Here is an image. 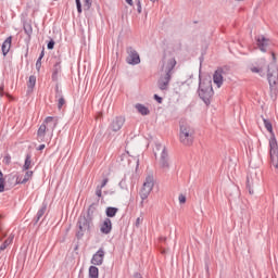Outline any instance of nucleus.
<instances>
[{
	"instance_id": "obj_33",
	"label": "nucleus",
	"mask_w": 278,
	"mask_h": 278,
	"mask_svg": "<svg viewBox=\"0 0 278 278\" xmlns=\"http://www.w3.org/2000/svg\"><path fill=\"white\" fill-rule=\"evenodd\" d=\"M41 67H42V59H38L36 62V68L38 72H40Z\"/></svg>"
},
{
	"instance_id": "obj_35",
	"label": "nucleus",
	"mask_w": 278,
	"mask_h": 278,
	"mask_svg": "<svg viewBox=\"0 0 278 278\" xmlns=\"http://www.w3.org/2000/svg\"><path fill=\"white\" fill-rule=\"evenodd\" d=\"M252 73H264V70L262 67H251Z\"/></svg>"
},
{
	"instance_id": "obj_43",
	"label": "nucleus",
	"mask_w": 278,
	"mask_h": 278,
	"mask_svg": "<svg viewBox=\"0 0 278 278\" xmlns=\"http://www.w3.org/2000/svg\"><path fill=\"white\" fill-rule=\"evenodd\" d=\"M132 278H142V275L136 273Z\"/></svg>"
},
{
	"instance_id": "obj_44",
	"label": "nucleus",
	"mask_w": 278,
	"mask_h": 278,
	"mask_svg": "<svg viewBox=\"0 0 278 278\" xmlns=\"http://www.w3.org/2000/svg\"><path fill=\"white\" fill-rule=\"evenodd\" d=\"M126 3H128V5H134V0H126Z\"/></svg>"
},
{
	"instance_id": "obj_26",
	"label": "nucleus",
	"mask_w": 278,
	"mask_h": 278,
	"mask_svg": "<svg viewBox=\"0 0 278 278\" xmlns=\"http://www.w3.org/2000/svg\"><path fill=\"white\" fill-rule=\"evenodd\" d=\"M45 212H47V204H43L42 207L37 212V217L35 218V223L40 222V218L45 216Z\"/></svg>"
},
{
	"instance_id": "obj_48",
	"label": "nucleus",
	"mask_w": 278,
	"mask_h": 278,
	"mask_svg": "<svg viewBox=\"0 0 278 278\" xmlns=\"http://www.w3.org/2000/svg\"><path fill=\"white\" fill-rule=\"evenodd\" d=\"M0 181H4L3 179V173L0 170Z\"/></svg>"
},
{
	"instance_id": "obj_14",
	"label": "nucleus",
	"mask_w": 278,
	"mask_h": 278,
	"mask_svg": "<svg viewBox=\"0 0 278 278\" xmlns=\"http://www.w3.org/2000/svg\"><path fill=\"white\" fill-rule=\"evenodd\" d=\"M103 257H105V251L100 249L96 254H93L91 264H93V266H101V264H103Z\"/></svg>"
},
{
	"instance_id": "obj_15",
	"label": "nucleus",
	"mask_w": 278,
	"mask_h": 278,
	"mask_svg": "<svg viewBox=\"0 0 278 278\" xmlns=\"http://www.w3.org/2000/svg\"><path fill=\"white\" fill-rule=\"evenodd\" d=\"M100 231L104 233V236L112 232V219H110V217L104 218L103 223L100 225Z\"/></svg>"
},
{
	"instance_id": "obj_9",
	"label": "nucleus",
	"mask_w": 278,
	"mask_h": 278,
	"mask_svg": "<svg viewBox=\"0 0 278 278\" xmlns=\"http://www.w3.org/2000/svg\"><path fill=\"white\" fill-rule=\"evenodd\" d=\"M154 186H155V178L153 177V174H149L146 177V180L139 193L142 201L149 199V194H151V192L153 191Z\"/></svg>"
},
{
	"instance_id": "obj_38",
	"label": "nucleus",
	"mask_w": 278,
	"mask_h": 278,
	"mask_svg": "<svg viewBox=\"0 0 278 278\" xmlns=\"http://www.w3.org/2000/svg\"><path fill=\"white\" fill-rule=\"evenodd\" d=\"M53 47H55V41H53V40H50L49 42H48V49H53Z\"/></svg>"
},
{
	"instance_id": "obj_22",
	"label": "nucleus",
	"mask_w": 278,
	"mask_h": 278,
	"mask_svg": "<svg viewBox=\"0 0 278 278\" xmlns=\"http://www.w3.org/2000/svg\"><path fill=\"white\" fill-rule=\"evenodd\" d=\"M14 240V235H10V237L1 244L0 251H5L10 244H12V241Z\"/></svg>"
},
{
	"instance_id": "obj_25",
	"label": "nucleus",
	"mask_w": 278,
	"mask_h": 278,
	"mask_svg": "<svg viewBox=\"0 0 278 278\" xmlns=\"http://www.w3.org/2000/svg\"><path fill=\"white\" fill-rule=\"evenodd\" d=\"M89 278H99V268L97 266L89 267Z\"/></svg>"
},
{
	"instance_id": "obj_12",
	"label": "nucleus",
	"mask_w": 278,
	"mask_h": 278,
	"mask_svg": "<svg viewBox=\"0 0 278 278\" xmlns=\"http://www.w3.org/2000/svg\"><path fill=\"white\" fill-rule=\"evenodd\" d=\"M123 125H125V116H116L110 125V129L113 131H121L123 129Z\"/></svg>"
},
{
	"instance_id": "obj_19",
	"label": "nucleus",
	"mask_w": 278,
	"mask_h": 278,
	"mask_svg": "<svg viewBox=\"0 0 278 278\" xmlns=\"http://www.w3.org/2000/svg\"><path fill=\"white\" fill-rule=\"evenodd\" d=\"M94 212H97V207H94V204H91L87 211V214L85 215V218L87 220H94Z\"/></svg>"
},
{
	"instance_id": "obj_13",
	"label": "nucleus",
	"mask_w": 278,
	"mask_h": 278,
	"mask_svg": "<svg viewBox=\"0 0 278 278\" xmlns=\"http://www.w3.org/2000/svg\"><path fill=\"white\" fill-rule=\"evenodd\" d=\"M227 73L225 72L224 68H218L215 71L213 75V81L216 84L217 88H220L223 86V79Z\"/></svg>"
},
{
	"instance_id": "obj_21",
	"label": "nucleus",
	"mask_w": 278,
	"mask_h": 278,
	"mask_svg": "<svg viewBox=\"0 0 278 278\" xmlns=\"http://www.w3.org/2000/svg\"><path fill=\"white\" fill-rule=\"evenodd\" d=\"M253 186H255L253 178H251V176H248L247 188H248L250 194H255V191L253 190Z\"/></svg>"
},
{
	"instance_id": "obj_45",
	"label": "nucleus",
	"mask_w": 278,
	"mask_h": 278,
	"mask_svg": "<svg viewBox=\"0 0 278 278\" xmlns=\"http://www.w3.org/2000/svg\"><path fill=\"white\" fill-rule=\"evenodd\" d=\"M42 58H45V50L41 51L39 60H42Z\"/></svg>"
},
{
	"instance_id": "obj_24",
	"label": "nucleus",
	"mask_w": 278,
	"mask_h": 278,
	"mask_svg": "<svg viewBox=\"0 0 278 278\" xmlns=\"http://www.w3.org/2000/svg\"><path fill=\"white\" fill-rule=\"evenodd\" d=\"M24 31L28 36V38H31V34H34V28L31 27L30 23H24Z\"/></svg>"
},
{
	"instance_id": "obj_46",
	"label": "nucleus",
	"mask_w": 278,
	"mask_h": 278,
	"mask_svg": "<svg viewBox=\"0 0 278 278\" xmlns=\"http://www.w3.org/2000/svg\"><path fill=\"white\" fill-rule=\"evenodd\" d=\"M42 150H45V144H40V146L38 147V151H42Z\"/></svg>"
},
{
	"instance_id": "obj_23",
	"label": "nucleus",
	"mask_w": 278,
	"mask_h": 278,
	"mask_svg": "<svg viewBox=\"0 0 278 278\" xmlns=\"http://www.w3.org/2000/svg\"><path fill=\"white\" fill-rule=\"evenodd\" d=\"M27 86H28V92H33L34 88L36 87V76L34 75L29 76Z\"/></svg>"
},
{
	"instance_id": "obj_8",
	"label": "nucleus",
	"mask_w": 278,
	"mask_h": 278,
	"mask_svg": "<svg viewBox=\"0 0 278 278\" xmlns=\"http://www.w3.org/2000/svg\"><path fill=\"white\" fill-rule=\"evenodd\" d=\"M271 55L274 61L267 66V79L270 88H275V86H277L278 83V67L275 53H271Z\"/></svg>"
},
{
	"instance_id": "obj_53",
	"label": "nucleus",
	"mask_w": 278,
	"mask_h": 278,
	"mask_svg": "<svg viewBox=\"0 0 278 278\" xmlns=\"http://www.w3.org/2000/svg\"><path fill=\"white\" fill-rule=\"evenodd\" d=\"M0 231H1V226H0Z\"/></svg>"
},
{
	"instance_id": "obj_29",
	"label": "nucleus",
	"mask_w": 278,
	"mask_h": 278,
	"mask_svg": "<svg viewBox=\"0 0 278 278\" xmlns=\"http://www.w3.org/2000/svg\"><path fill=\"white\" fill-rule=\"evenodd\" d=\"M92 8V0H84V10H90Z\"/></svg>"
},
{
	"instance_id": "obj_2",
	"label": "nucleus",
	"mask_w": 278,
	"mask_h": 278,
	"mask_svg": "<svg viewBox=\"0 0 278 278\" xmlns=\"http://www.w3.org/2000/svg\"><path fill=\"white\" fill-rule=\"evenodd\" d=\"M263 123L265 125V129L269 131L270 139H269V155L270 162L275 168L278 167V143L277 138L275 137V131H273V123L269 119L263 118Z\"/></svg>"
},
{
	"instance_id": "obj_39",
	"label": "nucleus",
	"mask_w": 278,
	"mask_h": 278,
	"mask_svg": "<svg viewBox=\"0 0 278 278\" xmlns=\"http://www.w3.org/2000/svg\"><path fill=\"white\" fill-rule=\"evenodd\" d=\"M5 190L4 180H0V192H3Z\"/></svg>"
},
{
	"instance_id": "obj_50",
	"label": "nucleus",
	"mask_w": 278,
	"mask_h": 278,
	"mask_svg": "<svg viewBox=\"0 0 278 278\" xmlns=\"http://www.w3.org/2000/svg\"><path fill=\"white\" fill-rule=\"evenodd\" d=\"M150 1H152L153 3H155L156 0H150Z\"/></svg>"
},
{
	"instance_id": "obj_52",
	"label": "nucleus",
	"mask_w": 278,
	"mask_h": 278,
	"mask_svg": "<svg viewBox=\"0 0 278 278\" xmlns=\"http://www.w3.org/2000/svg\"><path fill=\"white\" fill-rule=\"evenodd\" d=\"M162 253H166V251H162Z\"/></svg>"
},
{
	"instance_id": "obj_5",
	"label": "nucleus",
	"mask_w": 278,
	"mask_h": 278,
	"mask_svg": "<svg viewBox=\"0 0 278 278\" xmlns=\"http://www.w3.org/2000/svg\"><path fill=\"white\" fill-rule=\"evenodd\" d=\"M92 227L94 224L90 219H86V215H80L77 222L76 238L81 240L84 236H90V231H92Z\"/></svg>"
},
{
	"instance_id": "obj_51",
	"label": "nucleus",
	"mask_w": 278,
	"mask_h": 278,
	"mask_svg": "<svg viewBox=\"0 0 278 278\" xmlns=\"http://www.w3.org/2000/svg\"><path fill=\"white\" fill-rule=\"evenodd\" d=\"M59 90V87L56 86V91Z\"/></svg>"
},
{
	"instance_id": "obj_40",
	"label": "nucleus",
	"mask_w": 278,
	"mask_h": 278,
	"mask_svg": "<svg viewBox=\"0 0 278 278\" xmlns=\"http://www.w3.org/2000/svg\"><path fill=\"white\" fill-rule=\"evenodd\" d=\"M12 157L10 155L4 156V164H10Z\"/></svg>"
},
{
	"instance_id": "obj_6",
	"label": "nucleus",
	"mask_w": 278,
	"mask_h": 278,
	"mask_svg": "<svg viewBox=\"0 0 278 278\" xmlns=\"http://www.w3.org/2000/svg\"><path fill=\"white\" fill-rule=\"evenodd\" d=\"M199 97L200 99H202L205 105H210L212 97H214V89L212 88V81L200 83Z\"/></svg>"
},
{
	"instance_id": "obj_47",
	"label": "nucleus",
	"mask_w": 278,
	"mask_h": 278,
	"mask_svg": "<svg viewBox=\"0 0 278 278\" xmlns=\"http://www.w3.org/2000/svg\"><path fill=\"white\" fill-rule=\"evenodd\" d=\"M0 97H3V86H0Z\"/></svg>"
},
{
	"instance_id": "obj_34",
	"label": "nucleus",
	"mask_w": 278,
	"mask_h": 278,
	"mask_svg": "<svg viewBox=\"0 0 278 278\" xmlns=\"http://www.w3.org/2000/svg\"><path fill=\"white\" fill-rule=\"evenodd\" d=\"M76 7L78 14H81V0H76Z\"/></svg>"
},
{
	"instance_id": "obj_42",
	"label": "nucleus",
	"mask_w": 278,
	"mask_h": 278,
	"mask_svg": "<svg viewBox=\"0 0 278 278\" xmlns=\"http://www.w3.org/2000/svg\"><path fill=\"white\" fill-rule=\"evenodd\" d=\"M141 222H142V219H140V217H138L136 220V226L138 227V225H140Z\"/></svg>"
},
{
	"instance_id": "obj_18",
	"label": "nucleus",
	"mask_w": 278,
	"mask_h": 278,
	"mask_svg": "<svg viewBox=\"0 0 278 278\" xmlns=\"http://www.w3.org/2000/svg\"><path fill=\"white\" fill-rule=\"evenodd\" d=\"M33 176H34V172L27 170V172L25 173L24 178L21 177V176H17V178H16V184H27V181H29V178L33 177Z\"/></svg>"
},
{
	"instance_id": "obj_17",
	"label": "nucleus",
	"mask_w": 278,
	"mask_h": 278,
	"mask_svg": "<svg viewBox=\"0 0 278 278\" xmlns=\"http://www.w3.org/2000/svg\"><path fill=\"white\" fill-rule=\"evenodd\" d=\"M135 108H136L137 112L139 114H141V116H149V114H151V111H149V108H147L143 104L138 103L135 105Z\"/></svg>"
},
{
	"instance_id": "obj_10",
	"label": "nucleus",
	"mask_w": 278,
	"mask_h": 278,
	"mask_svg": "<svg viewBox=\"0 0 278 278\" xmlns=\"http://www.w3.org/2000/svg\"><path fill=\"white\" fill-rule=\"evenodd\" d=\"M126 62L127 64H131V66H136V64H140V54H138V51L134 49V47H127L126 48Z\"/></svg>"
},
{
	"instance_id": "obj_7",
	"label": "nucleus",
	"mask_w": 278,
	"mask_h": 278,
	"mask_svg": "<svg viewBox=\"0 0 278 278\" xmlns=\"http://www.w3.org/2000/svg\"><path fill=\"white\" fill-rule=\"evenodd\" d=\"M160 154L159 166L165 170L170 168V164L168 163V152L166 151V147L161 143L155 144L154 155Z\"/></svg>"
},
{
	"instance_id": "obj_27",
	"label": "nucleus",
	"mask_w": 278,
	"mask_h": 278,
	"mask_svg": "<svg viewBox=\"0 0 278 278\" xmlns=\"http://www.w3.org/2000/svg\"><path fill=\"white\" fill-rule=\"evenodd\" d=\"M30 168H31V155L27 154L24 166H23V170H29Z\"/></svg>"
},
{
	"instance_id": "obj_3",
	"label": "nucleus",
	"mask_w": 278,
	"mask_h": 278,
	"mask_svg": "<svg viewBox=\"0 0 278 278\" xmlns=\"http://www.w3.org/2000/svg\"><path fill=\"white\" fill-rule=\"evenodd\" d=\"M194 127L187 121H180L179 123V140L185 147H191L194 142Z\"/></svg>"
},
{
	"instance_id": "obj_49",
	"label": "nucleus",
	"mask_w": 278,
	"mask_h": 278,
	"mask_svg": "<svg viewBox=\"0 0 278 278\" xmlns=\"http://www.w3.org/2000/svg\"><path fill=\"white\" fill-rule=\"evenodd\" d=\"M160 242H166V237H161Z\"/></svg>"
},
{
	"instance_id": "obj_20",
	"label": "nucleus",
	"mask_w": 278,
	"mask_h": 278,
	"mask_svg": "<svg viewBox=\"0 0 278 278\" xmlns=\"http://www.w3.org/2000/svg\"><path fill=\"white\" fill-rule=\"evenodd\" d=\"M105 214H106L108 218H114V216H116V214H118V208L109 206V207H106Z\"/></svg>"
},
{
	"instance_id": "obj_36",
	"label": "nucleus",
	"mask_w": 278,
	"mask_h": 278,
	"mask_svg": "<svg viewBox=\"0 0 278 278\" xmlns=\"http://www.w3.org/2000/svg\"><path fill=\"white\" fill-rule=\"evenodd\" d=\"M102 188L101 187H98L97 186V188H96V194L99 197V198H101L102 197Z\"/></svg>"
},
{
	"instance_id": "obj_37",
	"label": "nucleus",
	"mask_w": 278,
	"mask_h": 278,
	"mask_svg": "<svg viewBox=\"0 0 278 278\" xmlns=\"http://www.w3.org/2000/svg\"><path fill=\"white\" fill-rule=\"evenodd\" d=\"M178 201H179L180 204L186 203V195L180 194V195L178 197Z\"/></svg>"
},
{
	"instance_id": "obj_28",
	"label": "nucleus",
	"mask_w": 278,
	"mask_h": 278,
	"mask_svg": "<svg viewBox=\"0 0 278 278\" xmlns=\"http://www.w3.org/2000/svg\"><path fill=\"white\" fill-rule=\"evenodd\" d=\"M64 105H66V100L64 99V97L59 98L58 109L62 110V108H64Z\"/></svg>"
},
{
	"instance_id": "obj_31",
	"label": "nucleus",
	"mask_w": 278,
	"mask_h": 278,
	"mask_svg": "<svg viewBox=\"0 0 278 278\" xmlns=\"http://www.w3.org/2000/svg\"><path fill=\"white\" fill-rule=\"evenodd\" d=\"M108 181H110L108 177L103 178L102 184L98 185V188H105L108 186Z\"/></svg>"
},
{
	"instance_id": "obj_30",
	"label": "nucleus",
	"mask_w": 278,
	"mask_h": 278,
	"mask_svg": "<svg viewBox=\"0 0 278 278\" xmlns=\"http://www.w3.org/2000/svg\"><path fill=\"white\" fill-rule=\"evenodd\" d=\"M60 71H62V66L60 65V63H56L54 65L53 78H55V76L58 75V73H60Z\"/></svg>"
},
{
	"instance_id": "obj_11",
	"label": "nucleus",
	"mask_w": 278,
	"mask_h": 278,
	"mask_svg": "<svg viewBox=\"0 0 278 278\" xmlns=\"http://www.w3.org/2000/svg\"><path fill=\"white\" fill-rule=\"evenodd\" d=\"M255 40L260 51H262L263 53H266L270 45V39L265 38L264 35H261V36H257Z\"/></svg>"
},
{
	"instance_id": "obj_32",
	"label": "nucleus",
	"mask_w": 278,
	"mask_h": 278,
	"mask_svg": "<svg viewBox=\"0 0 278 278\" xmlns=\"http://www.w3.org/2000/svg\"><path fill=\"white\" fill-rule=\"evenodd\" d=\"M137 12L138 14H142V3L140 0L137 1Z\"/></svg>"
},
{
	"instance_id": "obj_1",
	"label": "nucleus",
	"mask_w": 278,
	"mask_h": 278,
	"mask_svg": "<svg viewBox=\"0 0 278 278\" xmlns=\"http://www.w3.org/2000/svg\"><path fill=\"white\" fill-rule=\"evenodd\" d=\"M175 66H177V60H175V58L169 59L165 64H163L162 71L164 75H162L157 80L160 90L168 89Z\"/></svg>"
},
{
	"instance_id": "obj_4",
	"label": "nucleus",
	"mask_w": 278,
	"mask_h": 278,
	"mask_svg": "<svg viewBox=\"0 0 278 278\" xmlns=\"http://www.w3.org/2000/svg\"><path fill=\"white\" fill-rule=\"evenodd\" d=\"M55 127H58V119L51 116L46 117L37 131V140L39 142H45V136H47V131H53Z\"/></svg>"
},
{
	"instance_id": "obj_16",
	"label": "nucleus",
	"mask_w": 278,
	"mask_h": 278,
	"mask_svg": "<svg viewBox=\"0 0 278 278\" xmlns=\"http://www.w3.org/2000/svg\"><path fill=\"white\" fill-rule=\"evenodd\" d=\"M12 47V37H8L2 43V53L3 55H8L10 53V49Z\"/></svg>"
},
{
	"instance_id": "obj_41",
	"label": "nucleus",
	"mask_w": 278,
	"mask_h": 278,
	"mask_svg": "<svg viewBox=\"0 0 278 278\" xmlns=\"http://www.w3.org/2000/svg\"><path fill=\"white\" fill-rule=\"evenodd\" d=\"M154 99L157 101V103H162V97L154 94Z\"/></svg>"
}]
</instances>
